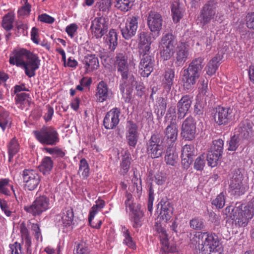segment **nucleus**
Segmentation results:
<instances>
[{"label": "nucleus", "instance_id": "nucleus-1", "mask_svg": "<svg viewBox=\"0 0 254 254\" xmlns=\"http://www.w3.org/2000/svg\"><path fill=\"white\" fill-rule=\"evenodd\" d=\"M40 62L37 55L24 48L14 50L13 55L9 58L11 64L24 69L25 74L30 78L35 75L36 70L40 67Z\"/></svg>", "mask_w": 254, "mask_h": 254}, {"label": "nucleus", "instance_id": "nucleus-2", "mask_svg": "<svg viewBox=\"0 0 254 254\" xmlns=\"http://www.w3.org/2000/svg\"><path fill=\"white\" fill-rule=\"evenodd\" d=\"M195 247L196 254H221L218 237L214 233L196 232L190 239Z\"/></svg>", "mask_w": 254, "mask_h": 254}, {"label": "nucleus", "instance_id": "nucleus-3", "mask_svg": "<svg viewBox=\"0 0 254 254\" xmlns=\"http://www.w3.org/2000/svg\"><path fill=\"white\" fill-rule=\"evenodd\" d=\"M203 61L202 57L195 58L187 68L182 70V81L185 90H191L194 88L203 68Z\"/></svg>", "mask_w": 254, "mask_h": 254}, {"label": "nucleus", "instance_id": "nucleus-4", "mask_svg": "<svg viewBox=\"0 0 254 254\" xmlns=\"http://www.w3.org/2000/svg\"><path fill=\"white\" fill-rule=\"evenodd\" d=\"M253 210L246 205L236 203L235 207L229 206L225 209V213L232 220L236 228L245 227L253 217Z\"/></svg>", "mask_w": 254, "mask_h": 254}, {"label": "nucleus", "instance_id": "nucleus-5", "mask_svg": "<svg viewBox=\"0 0 254 254\" xmlns=\"http://www.w3.org/2000/svg\"><path fill=\"white\" fill-rule=\"evenodd\" d=\"M33 133L36 139L41 144L46 145H56L60 141L57 130L51 126H44L34 130Z\"/></svg>", "mask_w": 254, "mask_h": 254}, {"label": "nucleus", "instance_id": "nucleus-6", "mask_svg": "<svg viewBox=\"0 0 254 254\" xmlns=\"http://www.w3.org/2000/svg\"><path fill=\"white\" fill-rule=\"evenodd\" d=\"M177 42L175 37L170 33L164 35L159 44L161 57L164 60H169L175 53Z\"/></svg>", "mask_w": 254, "mask_h": 254}, {"label": "nucleus", "instance_id": "nucleus-7", "mask_svg": "<svg viewBox=\"0 0 254 254\" xmlns=\"http://www.w3.org/2000/svg\"><path fill=\"white\" fill-rule=\"evenodd\" d=\"M115 63L117 71L120 73L122 76L123 83L120 85V90L124 93L125 87L123 84H127V80L129 78L130 76H133L129 72V64L127 61V57L126 53L123 52L117 54Z\"/></svg>", "mask_w": 254, "mask_h": 254}, {"label": "nucleus", "instance_id": "nucleus-8", "mask_svg": "<svg viewBox=\"0 0 254 254\" xmlns=\"http://www.w3.org/2000/svg\"><path fill=\"white\" fill-rule=\"evenodd\" d=\"M51 207L49 197L45 195H40L36 198L31 205L25 206L24 210L33 216L41 215Z\"/></svg>", "mask_w": 254, "mask_h": 254}, {"label": "nucleus", "instance_id": "nucleus-9", "mask_svg": "<svg viewBox=\"0 0 254 254\" xmlns=\"http://www.w3.org/2000/svg\"><path fill=\"white\" fill-rule=\"evenodd\" d=\"M165 146L161 135L153 134L146 143V152L152 158H158L161 157L164 152Z\"/></svg>", "mask_w": 254, "mask_h": 254}, {"label": "nucleus", "instance_id": "nucleus-10", "mask_svg": "<svg viewBox=\"0 0 254 254\" xmlns=\"http://www.w3.org/2000/svg\"><path fill=\"white\" fill-rule=\"evenodd\" d=\"M139 19L138 15H132L127 18L124 25L120 26L122 35L125 39L129 40L136 34Z\"/></svg>", "mask_w": 254, "mask_h": 254}, {"label": "nucleus", "instance_id": "nucleus-11", "mask_svg": "<svg viewBox=\"0 0 254 254\" xmlns=\"http://www.w3.org/2000/svg\"><path fill=\"white\" fill-rule=\"evenodd\" d=\"M238 171L232 175L229 182V191L235 195L240 196L243 194L248 190L249 187L243 184V175Z\"/></svg>", "mask_w": 254, "mask_h": 254}, {"label": "nucleus", "instance_id": "nucleus-12", "mask_svg": "<svg viewBox=\"0 0 254 254\" xmlns=\"http://www.w3.org/2000/svg\"><path fill=\"white\" fill-rule=\"evenodd\" d=\"M24 188L28 190H33L37 188L41 181L37 171L32 169H24L22 173Z\"/></svg>", "mask_w": 254, "mask_h": 254}, {"label": "nucleus", "instance_id": "nucleus-13", "mask_svg": "<svg viewBox=\"0 0 254 254\" xmlns=\"http://www.w3.org/2000/svg\"><path fill=\"white\" fill-rule=\"evenodd\" d=\"M108 28V19L103 16L95 18L90 27L92 35L97 39L101 38L107 32Z\"/></svg>", "mask_w": 254, "mask_h": 254}, {"label": "nucleus", "instance_id": "nucleus-14", "mask_svg": "<svg viewBox=\"0 0 254 254\" xmlns=\"http://www.w3.org/2000/svg\"><path fill=\"white\" fill-rule=\"evenodd\" d=\"M142 56L139 65V72L143 77H148L153 69L154 59L150 52L140 53Z\"/></svg>", "mask_w": 254, "mask_h": 254}, {"label": "nucleus", "instance_id": "nucleus-15", "mask_svg": "<svg viewBox=\"0 0 254 254\" xmlns=\"http://www.w3.org/2000/svg\"><path fill=\"white\" fill-rule=\"evenodd\" d=\"M196 126L194 120L190 116L183 122L181 127V135L186 140L191 141L195 137Z\"/></svg>", "mask_w": 254, "mask_h": 254}, {"label": "nucleus", "instance_id": "nucleus-16", "mask_svg": "<svg viewBox=\"0 0 254 254\" xmlns=\"http://www.w3.org/2000/svg\"><path fill=\"white\" fill-rule=\"evenodd\" d=\"M213 114L215 123L218 126L226 125L232 120V110L230 108L218 106Z\"/></svg>", "mask_w": 254, "mask_h": 254}, {"label": "nucleus", "instance_id": "nucleus-17", "mask_svg": "<svg viewBox=\"0 0 254 254\" xmlns=\"http://www.w3.org/2000/svg\"><path fill=\"white\" fill-rule=\"evenodd\" d=\"M217 3L213 1H208L202 7L200 18L203 25L207 24L213 19L217 12Z\"/></svg>", "mask_w": 254, "mask_h": 254}, {"label": "nucleus", "instance_id": "nucleus-18", "mask_svg": "<svg viewBox=\"0 0 254 254\" xmlns=\"http://www.w3.org/2000/svg\"><path fill=\"white\" fill-rule=\"evenodd\" d=\"M137 128V125L133 121L127 122L126 127V137L127 143L129 146L135 147L137 143L139 137Z\"/></svg>", "mask_w": 254, "mask_h": 254}, {"label": "nucleus", "instance_id": "nucleus-19", "mask_svg": "<svg viewBox=\"0 0 254 254\" xmlns=\"http://www.w3.org/2000/svg\"><path fill=\"white\" fill-rule=\"evenodd\" d=\"M120 109L114 108L106 114L103 121V125L106 129H112L116 127L119 123Z\"/></svg>", "mask_w": 254, "mask_h": 254}, {"label": "nucleus", "instance_id": "nucleus-20", "mask_svg": "<svg viewBox=\"0 0 254 254\" xmlns=\"http://www.w3.org/2000/svg\"><path fill=\"white\" fill-rule=\"evenodd\" d=\"M163 20L161 15L157 12L150 11L148 12L147 23L152 32H159L162 28Z\"/></svg>", "mask_w": 254, "mask_h": 254}, {"label": "nucleus", "instance_id": "nucleus-21", "mask_svg": "<svg viewBox=\"0 0 254 254\" xmlns=\"http://www.w3.org/2000/svg\"><path fill=\"white\" fill-rule=\"evenodd\" d=\"M174 56V62L176 67L182 66L188 59L189 50L185 45L181 44L176 47Z\"/></svg>", "mask_w": 254, "mask_h": 254}, {"label": "nucleus", "instance_id": "nucleus-22", "mask_svg": "<svg viewBox=\"0 0 254 254\" xmlns=\"http://www.w3.org/2000/svg\"><path fill=\"white\" fill-rule=\"evenodd\" d=\"M192 103L191 98L190 95L183 96L177 103V118L182 120L188 114Z\"/></svg>", "mask_w": 254, "mask_h": 254}, {"label": "nucleus", "instance_id": "nucleus-23", "mask_svg": "<svg viewBox=\"0 0 254 254\" xmlns=\"http://www.w3.org/2000/svg\"><path fill=\"white\" fill-rule=\"evenodd\" d=\"M196 152L193 145L187 144L182 149V164L185 169H188L193 161Z\"/></svg>", "mask_w": 254, "mask_h": 254}, {"label": "nucleus", "instance_id": "nucleus-24", "mask_svg": "<svg viewBox=\"0 0 254 254\" xmlns=\"http://www.w3.org/2000/svg\"><path fill=\"white\" fill-rule=\"evenodd\" d=\"M96 96L97 100L101 103L112 98V92L104 81L99 82L97 87Z\"/></svg>", "mask_w": 254, "mask_h": 254}, {"label": "nucleus", "instance_id": "nucleus-25", "mask_svg": "<svg viewBox=\"0 0 254 254\" xmlns=\"http://www.w3.org/2000/svg\"><path fill=\"white\" fill-rule=\"evenodd\" d=\"M74 215L73 209L66 208L63 210L61 214L56 216V220L59 226H69L73 221Z\"/></svg>", "mask_w": 254, "mask_h": 254}, {"label": "nucleus", "instance_id": "nucleus-26", "mask_svg": "<svg viewBox=\"0 0 254 254\" xmlns=\"http://www.w3.org/2000/svg\"><path fill=\"white\" fill-rule=\"evenodd\" d=\"M86 72L88 73L96 70L99 66L98 59L95 55H87L83 61Z\"/></svg>", "mask_w": 254, "mask_h": 254}, {"label": "nucleus", "instance_id": "nucleus-27", "mask_svg": "<svg viewBox=\"0 0 254 254\" xmlns=\"http://www.w3.org/2000/svg\"><path fill=\"white\" fill-rule=\"evenodd\" d=\"M165 137H166L168 142H170L171 144L174 143L177 140L178 129L176 122L171 121L164 130Z\"/></svg>", "mask_w": 254, "mask_h": 254}, {"label": "nucleus", "instance_id": "nucleus-28", "mask_svg": "<svg viewBox=\"0 0 254 254\" xmlns=\"http://www.w3.org/2000/svg\"><path fill=\"white\" fill-rule=\"evenodd\" d=\"M158 205L161 206L160 214L163 220L167 221L170 220L173 215V207L171 203L167 200L162 199Z\"/></svg>", "mask_w": 254, "mask_h": 254}, {"label": "nucleus", "instance_id": "nucleus-29", "mask_svg": "<svg viewBox=\"0 0 254 254\" xmlns=\"http://www.w3.org/2000/svg\"><path fill=\"white\" fill-rule=\"evenodd\" d=\"M253 124L252 122L248 120L243 121L240 124L238 128L239 136L244 138H248L253 133Z\"/></svg>", "mask_w": 254, "mask_h": 254}, {"label": "nucleus", "instance_id": "nucleus-30", "mask_svg": "<svg viewBox=\"0 0 254 254\" xmlns=\"http://www.w3.org/2000/svg\"><path fill=\"white\" fill-rule=\"evenodd\" d=\"M151 43L150 37L144 32L140 33L139 37V53L150 52Z\"/></svg>", "mask_w": 254, "mask_h": 254}, {"label": "nucleus", "instance_id": "nucleus-31", "mask_svg": "<svg viewBox=\"0 0 254 254\" xmlns=\"http://www.w3.org/2000/svg\"><path fill=\"white\" fill-rule=\"evenodd\" d=\"M125 86L128 87L127 91L129 94L130 93V90H132L133 87H135L137 92V95L138 96L141 97L144 92V86L143 84L141 81H136L133 76H130L129 78L127 80V84H124Z\"/></svg>", "mask_w": 254, "mask_h": 254}, {"label": "nucleus", "instance_id": "nucleus-32", "mask_svg": "<svg viewBox=\"0 0 254 254\" xmlns=\"http://www.w3.org/2000/svg\"><path fill=\"white\" fill-rule=\"evenodd\" d=\"M131 182L132 184L129 187V190L136 197L139 198L142 194L141 180L137 178L135 172Z\"/></svg>", "mask_w": 254, "mask_h": 254}, {"label": "nucleus", "instance_id": "nucleus-33", "mask_svg": "<svg viewBox=\"0 0 254 254\" xmlns=\"http://www.w3.org/2000/svg\"><path fill=\"white\" fill-rule=\"evenodd\" d=\"M175 77V71L173 69L168 68L163 74L162 84L167 91H170L173 85Z\"/></svg>", "mask_w": 254, "mask_h": 254}, {"label": "nucleus", "instance_id": "nucleus-34", "mask_svg": "<svg viewBox=\"0 0 254 254\" xmlns=\"http://www.w3.org/2000/svg\"><path fill=\"white\" fill-rule=\"evenodd\" d=\"M222 60V56L219 55H216L208 63L205 67L206 73L209 76H212L215 73L219 65L220 64V61Z\"/></svg>", "mask_w": 254, "mask_h": 254}, {"label": "nucleus", "instance_id": "nucleus-35", "mask_svg": "<svg viewBox=\"0 0 254 254\" xmlns=\"http://www.w3.org/2000/svg\"><path fill=\"white\" fill-rule=\"evenodd\" d=\"M12 190L16 198H17L13 186L8 179H0V193L5 195H10Z\"/></svg>", "mask_w": 254, "mask_h": 254}, {"label": "nucleus", "instance_id": "nucleus-36", "mask_svg": "<svg viewBox=\"0 0 254 254\" xmlns=\"http://www.w3.org/2000/svg\"><path fill=\"white\" fill-rule=\"evenodd\" d=\"M179 160L178 154L173 147H168L165 156L166 163L171 166H175Z\"/></svg>", "mask_w": 254, "mask_h": 254}, {"label": "nucleus", "instance_id": "nucleus-37", "mask_svg": "<svg viewBox=\"0 0 254 254\" xmlns=\"http://www.w3.org/2000/svg\"><path fill=\"white\" fill-rule=\"evenodd\" d=\"M130 215L132 227L135 229L140 228L142 224L143 212L140 209L135 208V210L131 212Z\"/></svg>", "mask_w": 254, "mask_h": 254}, {"label": "nucleus", "instance_id": "nucleus-38", "mask_svg": "<svg viewBox=\"0 0 254 254\" xmlns=\"http://www.w3.org/2000/svg\"><path fill=\"white\" fill-rule=\"evenodd\" d=\"M166 107V99L163 97H158L154 105V109L155 112L159 118H161L164 115Z\"/></svg>", "mask_w": 254, "mask_h": 254}, {"label": "nucleus", "instance_id": "nucleus-39", "mask_svg": "<svg viewBox=\"0 0 254 254\" xmlns=\"http://www.w3.org/2000/svg\"><path fill=\"white\" fill-rule=\"evenodd\" d=\"M106 43L111 51H114L118 45V35L114 29H111L107 35Z\"/></svg>", "mask_w": 254, "mask_h": 254}, {"label": "nucleus", "instance_id": "nucleus-40", "mask_svg": "<svg viewBox=\"0 0 254 254\" xmlns=\"http://www.w3.org/2000/svg\"><path fill=\"white\" fill-rule=\"evenodd\" d=\"M53 167V161L50 157H45L42 160L39 166L40 171L44 175L49 174Z\"/></svg>", "mask_w": 254, "mask_h": 254}, {"label": "nucleus", "instance_id": "nucleus-41", "mask_svg": "<svg viewBox=\"0 0 254 254\" xmlns=\"http://www.w3.org/2000/svg\"><path fill=\"white\" fill-rule=\"evenodd\" d=\"M135 0H116L115 6L124 12L130 10L133 5Z\"/></svg>", "mask_w": 254, "mask_h": 254}, {"label": "nucleus", "instance_id": "nucleus-42", "mask_svg": "<svg viewBox=\"0 0 254 254\" xmlns=\"http://www.w3.org/2000/svg\"><path fill=\"white\" fill-rule=\"evenodd\" d=\"M11 121L9 114L6 111L0 112V127L4 131L6 127L9 128L11 126Z\"/></svg>", "mask_w": 254, "mask_h": 254}, {"label": "nucleus", "instance_id": "nucleus-43", "mask_svg": "<svg viewBox=\"0 0 254 254\" xmlns=\"http://www.w3.org/2000/svg\"><path fill=\"white\" fill-rule=\"evenodd\" d=\"M9 160L10 161L13 157L19 151V144L15 138H13L8 144Z\"/></svg>", "mask_w": 254, "mask_h": 254}, {"label": "nucleus", "instance_id": "nucleus-44", "mask_svg": "<svg viewBox=\"0 0 254 254\" xmlns=\"http://www.w3.org/2000/svg\"><path fill=\"white\" fill-rule=\"evenodd\" d=\"M14 16L11 13H7L3 17L2 26L6 30L9 31L13 27Z\"/></svg>", "mask_w": 254, "mask_h": 254}, {"label": "nucleus", "instance_id": "nucleus-45", "mask_svg": "<svg viewBox=\"0 0 254 254\" xmlns=\"http://www.w3.org/2000/svg\"><path fill=\"white\" fill-rule=\"evenodd\" d=\"M172 12L174 21L178 22L183 17V12L181 10L179 4L177 2L173 3L172 5Z\"/></svg>", "mask_w": 254, "mask_h": 254}, {"label": "nucleus", "instance_id": "nucleus-46", "mask_svg": "<svg viewBox=\"0 0 254 254\" xmlns=\"http://www.w3.org/2000/svg\"><path fill=\"white\" fill-rule=\"evenodd\" d=\"M221 156V154L215 153L214 152L209 151L207 156V160L208 165L211 167L216 166Z\"/></svg>", "mask_w": 254, "mask_h": 254}, {"label": "nucleus", "instance_id": "nucleus-47", "mask_svg": "<svg viewBox=\"0 0 254 254\" xmlns=\"http://www.w3.org/2000/svg\"><path fill=\"white\" fill-rule=\"evenodd\" d=\"M122 231L124 234L125 237L124 243L129 248L134 249L135 248V245L132 241V238L130 235L128 230L126 228L125 226H123L122 228Z\"/></svg>", "mask_w": 254, "mask_h": 254}, {"label": "nucleus", "instance_id": "nucleus-48", "mask_svg": "<svg viewBox=\"0 0 254 254\" xmlns=\"http://www.w3.org/2000/svg\"><path fill=\"white\" fill-rule=\"evenodd\" d=\"M89 169L88 164L85 159H82L80 161L78 173L81 174L83 179H86L89 176Z\"/></svg>", "mask_w": 254, "mask_h": 254}, {"label": "nucleus", "instance_id": "nucleus-49", "mask_svg": "<svg viewBox=\"0 0 254 254\" xmlns=\"http://www.w3.org/2000/svg\"><path fill=\"white\" fill-rule=\"evenodd\" d=\"M156 229L157 230L159 234V237L160 239V242L162 245V248L164 247V246L166 247L167 244H168V239L166 230L161 226L159 225L156 226Z\"/></svg>", "mask_w": 254, "mask_h": 254}, {"label": "nucleus", "instance_id": "nucleus-50", "mask_svg": "<svg viewBox=\"0 0 254 254\" xmlns=\"http://www.w3.org/2000/svg\"><path fill=\"white\" fill-rule=\"evenodd\" d=\"M224 142L222 139L215 140L213 141V145L210 148V151L214 152L215 153L221 154L222 155Z\"/></svg>", "mask_w": 254, "mask_h": 254}, {"label": "nucleus", "instance_id": "nucleus-51", "mask_svg": "<svg viewBox=\"0 0 254 254\" xmlns=\"http://www.w3.org/2000/svg\"><path fill=\"white\" fill-rule=\"evenodd\" d=\"M99 210V209L98 208H97L95 206L93 205L92 207L91 210L90 211V214L88 217V220L90 225L93 228H95L97 229H99L100 228V226L102 224V221L101 220H99L98 221V223L96 225H94L93 223H92V221L93 219L94 218L95 215Z\"/></svg>", "mask_w": 254, "mask_h": 254}, {"label": "nucleus", "instance_id": "nucleus-52", "mask_svg": "<svg viewBox=\"0 0 254 254\" xmlns=\"http://www.w3.org/2000/svg\"><path fill=\"white\" fill-rule=\"evenodd\" d=\"M112 4V0H99L96 6L100 11L106 12L109 10Z\"/></svg>", "mask_w": 254, "mask_h": 254}, {"label": "nucleus", "instance_id": "nucleus-53", "mask_svg": "<svg viewBox=\"0 0 254 254\" xmlns=\"http://www.w3.org/2000/svg\"><path fill=\"white\" fill-rule=\"evenodd\" d=\"M225 203V197L223 193H221L213 200L212 204L216 208L220 209L223 207Z\"/></svg>", "mask_w": 254, "mask_h": 254}, {"label": "nucleus", "instance_id": "nucleus-54", "mask_svg": "<svg viewBox=\"0 0 254 254\" xmlns=\"http://www.w3.org/2000/svg\"><path fill=\"white\" fill-rule=\"evenodd\" d=\"M0 207L6 216L10 217L11 216L13 211L6 200L0 198Z\"/></svg>", "mask_w": 254, "mask_h": 254}, {"label": "nucleus", "instance_id": "nucleus-55", "mask_svg": "<svg viewBox=\"0 0 254 254\" xmlns=\"http://www.w3.org/2000/svg\"><path fill=\"white\" fill-rule=\"evenodd\" d=\"M190 227L195 230H201L203 228L204 224L202 220L199 218H194L190 222Z\"/></svg>", "mask_w": 254, "mask_h": 254}, {"label": "nucleus", "instance_id": "nucleus-56", "mask_svg": "<svg viewBox=\"0 0 254 254\" xmlns=\"http://www.w3.org/2000/svg\"><path fill=\"white\" fill-rule=\"evenodd\" d=\"M31 11V5L27 2H25V5L21 7L18 11V16L24 18L29 15Z\"/></svg>", "mask_w": 254, "mask_h": 254}, {"label": "nucleus", "instance_id": "nucleus-57", "mask_svg": "<svg viewBox=\"0 0 254 254\" xmlns=\"http://www.w3.org/2000/svg\"><path fill=\"white\" fill-rule=\"evenodd\" d=\"M205 156L204 155H201L198 156L194 162V169L198 171L203 170L205 163Z\"/></svg>", "mask_w": 254, "mask_h": 254}, {"label": "nucleus", "instance_id": "nucleus-58", "mask_svg": "<svg viewBox=\"0 0 254 254\" xmlns=\"http://www.w3.org/2000/svg\"><path fill=\"white\" fill-rule=\"evenodd\" d=\"M74 254H90V250L84 243H78L75 249Z\"/></svg>", "mask_w": 254, "mask_h": 254}, {"label": "nucleus", "instance_id": "nucleus-59", "mask_svg": "<svg viewBox=\"0 0 254 254\" xmlns=\"http://www.w3.org/2000/svg\"><path fill=\"white\" fill-rule=\"evenodd\" d=\"M245 20L247 27L254 30V12H248L246 15Z\"/></svg>", "mask_w": 254, "mask_h": 254}, {"label": "nucleus", "instance_id": "nucleus-60", "mask_svg": "<svg viewBox=\"0 0 254 254\" xmlns=\"http://www.w3.org/2000/svg\"><path fill=\"white\" fill-rule=\"evenodd\" d=\"M45 150L51 155H56L57 157H63L64 156V153L61 149L58 147L53 148H45Z\"/></svg>", "mask_w": 254, "mask_h": 254}, {"label": "nucleus", "instance_id": "nucleus-61", "mask_svg": "<svg viewBox=\"0 0 254 254\" xmlns=\"http://www.w3.org/2000/svg\"><path fill=\"white\" fill-rule=\"evenodd\" d=\"M16 28L17 32L19 33L22 34L23 36L27 35L28 32L27 30L28 29V27L26 24L22 22H18L16 24Z\"/></svg>", "mask_w": 254, "mask_h": 254}, {"label": "nucleus", "instance_id": "nucleus-62", "mask_svg": "<svg viewBox=\"0 0 254 254\" xmlns=\"http://www.w3.org/2000/svg\"><path fill=\"white\" fill-rule=\"evenodd\" d=\"M200 85L199 87L200 93L203 95H207L206 93L208 89V80L201 78L200 80Z\"/></svg>", "mask_w": 254, "mask_h": 254}, {"label": "nucleus", "instance_id": "nucleus-63", "mask_svg": "<svg viewBox=\"0 0 254 254\" xmlns=\"http://www.w3.org/2000/svg\"><path fill=\"white\" fill-rule=\"evenodd\" d=\"M130 164V157L129 156L124 157L121 164V166L124 170V173H127L129 168Z\"/></svg>", "mask_w": 254, "mask_h": 254}, {"label": "nucleus", "instance_id": "nucleus-64", "mask_svg": "<svg viewBox=\"0 0 254 254\" xmlns=\"http://www.w3.org/2000/svg\"><path fill=\"white\" fill-rule=\"evenodd\" d=\"M29 94L25 93H21L17 94L15 99L17 103L24 104L28 102Z\"/></svg>", "mask_w": 254, "mask_h": 254}]
</instances>
